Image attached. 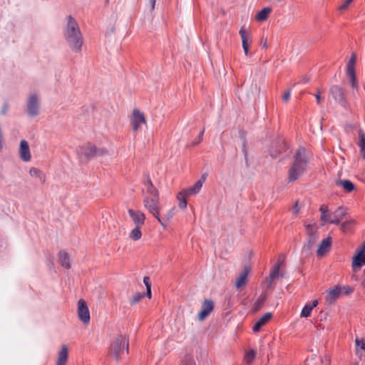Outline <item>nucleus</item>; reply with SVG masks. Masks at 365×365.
<instances>
[{
  "label": "nucleus",
  "instance_id": "3",
  "mask_svg": "<svg viewBox=\"0 0 365 365\" xmlns=\"http://www.w3.org/2000/svg\"><path fill=\"white\" fill-rule=\"evenodd\" d=\"M307 165V158L305 149L300 148L294 155V160L292 164L289 173L288 178L289 182L297 180L305 171Z\"/></svg>",
  "mask_w": 365,
  "mask_h": 365
},
{
  "label": "nucleus",
  "instance_id": "42",
  "mask_svg": "<svg viewBox=\"0 0 365 365\" xmlns=\"http://www.w3.org/2000/svg\"><path fill=\"white\" fill-rule=\"evenodd\" d=\"M319 211L321 212V214L328 213L329 212V209H328V206L326 205H321V207L319 208Z\"/></svg>",
  "mask_w": 365,
  "mask_h": 365
},
{
  "label": "nucleus",
  "instance_id": "27",
  "mask_svg": "<svg viewBox=\"0 0 365 365\" xmlns=\"http://www.w3.org/2000/svg\"><path fill=\"white\" fill-rule=\"evenodd\" d=\"M271 12V8L265 7L257 14L255 19L258 21H264L268 18Z\"/></svg>",
  "mask_w": 365,
  "mask_h": 365
},
{
  "label": "nucleus",
  "instance_id": "41",
  "mask_svg": "<svg viewBox=\"0 0 365 365\" xmlns=\"http://www.w3.org/2000/svg\"><path fill=\"white\" fill-rule=\"evenodd\" d=\"M290 96H291V92L290 91H287L286 92L284 93L283 94V100L285 101V102H287L289 98H290Z\"/></svg>",
  "mask_w": 365,
  "mask_h": 365
},
{
  "label": "nucleus",
  "instance_id": "15",
  "mask_svg": "<svg viewBox=\"0 0 365 365\" xmlns=\"http://www.w3.org/2000/svg\"><path fill=\"white\" fill-rule=\"evenodd\" d=\"M128 212L135 226L142 227L145 224V215L143 212L129 209Z\"/></svg>",
  "mask_w": 365,
  "mask_h": 365
},
{
  "label": "nucleus",
  "instance_id": "36",
  "mask_svg": "<svg viewBox=\"0 0 365 365\" xmlns=\"http://www.w3.org/2000/svg\"><path fill=\"white\" fill-rule=\"evenodd\" d=\"M144 297V294L137 293L130 299V304L134 305L138 303Z\"/></svg>",
  "mask_w": 365,
  "mask_h": 365
},
{
  "label": "nucleus",
  "instance_id": "20",
  "mask_svg": "<svg viewBox=\"0 0 365 365\" xmlns=\"http://www.w3.org/2000/svg\"><path fill=\"white\" fill-rule=\"evenodd\" d=\"M249 272V268L245 267L240 276L236 279L235 286L237 289H241L245 286Z\"/></svg>",
  "mask_w": 365,
  "mask_h": 365
},
{
  "label": "nucleus",
  "instance_id": "37",
  "mask_svg": "<svg viewBox=\"0 0 365 365\" xmlns=\"http://www.w3.org/2000/svg\"><path fill=\"white\" fill-rule=\"evenodd\" d=\"M255 358V352L253 350L250 351L246 354L245 356V360L247 364H251L254 359Z\"/></svg>",
  "mask_w": 365,
  "mask_h": 365
},
{
  "label": "nucleus",
  "instance_id": "23",
  "mask_svg": "<svg viewBox=\"0 0 365 365\" xmlns=\"http://www.w3.org/2000/svg\"><path fill=\"white\" fill-rule=\"evenodd\" d=\"M68 356V349L66 345L61 346L58 354L56 365H66Z\"/></svg>",
  "mask_w": 365,
  "mask_h": 365
},
{
  "label": "nucleus",
  "instance_id": "47",
  "mask_svg": "<svg viewBox=\"0 0 365 365\" xmlns=\"http://www.w3.org/2000/svg\"><path fill=\"white\" fill-rule=\"evenodd\" d=\"M156 0H148V3L150 6V9L153 10L155 9Z\"/></svg>",
  "mask_w": 365,
  "mask_h": 365
},
{
  "label": "nucleus",
  "instance_id": "16",
  "mask_svg": "<svg viewBox=\"0 0 365 365\" xmlns=\"http://www.w3.org/2000/svg\"><path fill=\"white\" fill-rule=\"evenodd\" d=\"M19 156L24 162H29L31 159V155L28 142L26 140H21L19 145Z\"/></svg>",
  "mask_w": 365,
  "mask_h": 365
},
{
  "label": "nucleus",
  "instance_id": "31",
  "mask_svg": "<svg viewBox=\"0 0 365 365\" xmlns=\"http://www.w3.org/2000/svg\"><path fill=\"white\" fill-rule=\"evenodd\" d=\"M140 228L141 227L135 226V227L130 231L129 237L131 240L136 241L141 238L142 232Z\"/></svg>",
  "mask_w": 365,
  "mask_h": 365
},
{
  "label": "nucleus",
  "instance_id": "2",
  "mask_svg": "<svg viewBox=\"0 0 365 365\" xmlns=\"http://www.w3.org/2000/svg\"><path fill=\"white\" fill-rule=\"evenodd\" d=\"M63 35L67 44L72 51L75 53L81 51L83 38L78 24L71 16L68 17V24L63 30Z\"/></svg>",
  "mask_w": 365,
  "mask_h": 365
},
{
  "label": "nucleus",
  "instance_id": "25",
  "mask_svg": "<svg viewBox=\"0 0 365 365\" xmlns=\"http://www.w3.org/2000/svg\"><path fill=\"white\" fill-rule=\"evenodd\" d=\"M29 174L31 177L38 178L41 183H44L46 182V175L43 173V172L36 168H31L29 170Z\"/></svg>",
  "mask_w": 365,
  "mask_h": 365
},
{
  "label": "nucleus",
  "instance_id": "22",
  "mask_svg": "<svg viewBox=\"0 0 365 365\" xmlns=\"http://www.w3.org/2000/svg\"><path fill=\"white\" fill-rule=\"evenodd\" d=\"M331 245V238L330 237H328L326 239L323 240L320 245H319L318 250L317 251V255L323 256L330 250Z\"/></svg>",
  "mask_w": 365,
  "mask_h": 365
},
{
  "label": "nucleus",
  "instance_id": "4",
  "mask_svg": "<svg viewBox=\"0 0 365 365\" xmlns=\"http://www.w3.org/2000/svg\"><path fill=\"white\" fill-rule=\"evenodd\" d=\"M128 339L125 336H118L111 345L109 356L115 361H118L125 354L128 353Z\"/></svg>",
  "mask_w": 365,
  "mask_h": 365
},
{
  "label": "nucleus",
  "instance_id": "35",
  "mask_svg": "<svg viewBox=\"0 0 365 365\" xmlns=\"http://www.w3.org/2000/svg\"><path fill=\"white\" fill-rule=\"evenodd\" d=\"M265 296H260L255 303L254 309L255 312L259 310L264 304Z\"/></svg>",
  "mask_w": 365,
  "mask_h": 365
},
{
  "label": "nucleus",
  "instance_id": "13",
  "mask_svg": "<svg viewBox=\"0 0 365 365\" xmlns=\"http://www.w3.org/2000/svg\"><path fill=\"white\" fill-rule=\"evenodd\" d=\"M214 309V303L211 299H205L202 304V309L198 314V319L204 320Z\"/></svg>",
  "mask_w": 365,
  "mask_h": 365
},
{
  "label": "nucleus",
  "instance_id": "9",
  "mask_svg": "<svg viewBox=\"0 0 365 365\" xmlns=\"http://www.w3.org/2000/svg\"><path fill=\"white\" fill-rule=\"evenodd\" d=\"M130 122L133 130L136 132L141 125L146 123V119L143 113L138 109H134L130 116Z\"/></svg>",
  "mask_w": 365,
  "mask_h": 365
},
{
  "label": "nucleus",
  "instance_id": "29",
  "mask_svg": "<svg viewBox=\"0 0 365 365\" xmlns=\"http://www.w3.org/2000/svg\"><path fill=\"white\" fill-rule=\"evenodd\" d=\"M359 146L360 148V151L362 154L363 158L365 159V134L361 130L359 132Z\"/></svg>",
  "mask_w": 365,
  "mask_h": 365
},
{
  "label": "nucleus",
  "instance_id": "50",
  "mask_svg": "<svg viewBox=\"0 0 365 365\" xmlns=\"http://www.w3.org/2000/svg\"><path fill=\"white\" fill-rule=\"evenodd\" d=\"M205 179H206V176L205 175H202L200 178V180H198L197 182H202V185H203V183L205 182Z\"/></svg>",
  "mask_w": 365,
  "mask_h": 365
},
{
  "label": "nucleus",
  "instance_id": "49",
  "mask_svg": "<svg viewBox=\"0 0 365 365\" xmlns=\"http://www.w3.org/2000/svg\"><path fill=\"white\" fill-rule=\"evenodd\" d=\"M7 108H8V106H7V104L5 103L3 108H2V110H1V113L5 115L7 112Z\"/></svg>",
  "mask_w": 365,
  "mask_h": 365
},
{
  "label": "nucleus",
  "instance_id": "30",
  "mask_svg": "<svg viewBox=\"0 0 365 365\" xmlns=\"http://www.w3.org/2000/svg\"><path fill=\"white\" fill-rule=\"evenodd\" d=\"M355 224V220L353 219L346 220L342 222L340 225V229L343 232H349Z\"/></svg>",
  "mask_w": 365,
  "mask_h": 365
},
{
  "label": "nucleus",
  "instance_id": "19",
  "mask_svg": "<svg viewBox=\"0 0 365 365\" xmlns=\"http://www.w3.org/2000/svg\"><path fill=\"white\" fill-rule=\"evenodd\" d=\"M341 293V288L339 287H333L327 291L326 301L329 304L334 303L338 299Z\"/></svg>",
  "mask_w": 365,
  "mask_h": 365
},
{
  "label": "nucleus",
  "instance_id": "34",
  "mask_svg": "<svg viewBox=\"0 0 365 365\" xmlns=\"http://www.w3.org/2000/svg\"><path fill=\"white\" fill-rule=\"evenodd\" d=\"M356 350H362L365 351V340L364 339L356 338L355 339Z\"/></svg>",
  "mask_w": 365,
  "mask_h": 365
},
{
  "label": "nucleus",
  "instance_id": "5",
  "mask_svg": "<svg viewBox=\"0 0 365 365\" xmlns=\"http://www.w3.org/2000/svg\"><path fill=\"white\" fill-rule=\"evenodd\" d=\"M78 154L81 158L89 160L93 157L102 156L108 153L104 148H97L95 145L87 143L78 148Z\"/></svg>",
  "mask_w": 365,
  "mask_h": 365
},
{
  "label": "nucleus",
  "instance_id": "43",
  "mask_svg": "<svg viewBox=\"0 0 365 365\" xmlns=\"http://www.w3.org/2000/svg\"><path fill=\"white\" fill-rule=\"evenodd\" d=\"M316 99H317V103L318 104H320L321 102L322 101L323 98H322L321 96V93L319 92V91H317V93L314 95Z\"/></svg>",
  "mask_w": 365,
  "mask_h": 365
},
{
  "label": "nucleus",
  "instance_id": "44",
  "mask_svg": "<svg viewBox=\"0 0 365 365\" xmlns=\"http://www.w3.org/2000/svg\"><path fill=\"white\" fill-rule=\"evenodd\" d=\"M307 230L309 235L315 234L314 230V226L312 225H307Z\"/></svg>",
  "mask_w": 365,
  "mask_h": 365
},
{
  "label": "nucleus",
  "instance_id": "32",
  "mask_svg": "<svg viewBox=\"0 0 365 365\" xmlns=\"http://www.w3.org/2000/svg\"><path fill=\"white\" fill-rule=\"evenodd\" d=\"M317 240V236L315 234L309 235L308 242L304 245L303 247V250H309L312 246L314 245L316 240Z\"/></svg>",
  "mask_w": 365,
  "mask_h": 365
},
{
  "label": "nucleus",
  "instance_id": "39",
  "mask_svg": "<svg viewBox=\"0 0 365 365\" xmlns=\"http://www.w3.org/2000/svg\"><path fill=\"white\" fill-rule=\"evenodd\" d=\"M353 1L354 0H344V2L339 6V10H346Z\"/></svg>",
  "mask_w": 365,
  "mask_h": 365
},
{
  "label": "nucleus",
  "instance_id": "21",
  "mask_svg": "<svg viewBox=\"0 0 365 365\" xmlns=\"http://www.w3.org/2000/svg\"><path fill=\"white\" fill-rule=\"evenodd\" d=\"M272 318L271 313L264 314L261 318H259L253 325L252 330L254 332H258L261 328L264 326Z\"/></svg>",
  "mask_w": 365,
  "mask_h": 365
},
{
  "label": "nucleus",
  "instance_id": "1",
  "mask_svg": "<svg viewBox=\"0 0 365 365\" xmlns=\"http://www.w3.org/2000/svg\"><path fill=\"white\" fill-rule=\"evenodd\" d=\"M142 193L144 207L158 220L159 223L163 227H165L164 219L160 216V204L159 192L149 178L144 182V187L142 190Z\"/></svg>",
  "mask_w": 365,
  "mask_h": 365
},
{
  "label": "nucleus",
  "instance_id": "17",
  "mask_svg": "<svg viewBox=\"0 0 365 365\" xmlns=\"http://www.w3.org/2000/svg\"><path fill=\"white\" fill-rule=\"evenodd\" d=\"M347 214L346 209L343 207H339L334 212L331 213L329 220L330 224H339L341 220Z\"/></svg>",
  "mask_w": 365,
  "mask_h": 365
},
{
  "label": "nucleus",
  "instance_id": "45",
  "mask_svg": "<svg viewBox=\"0 0 365 365\" xmlns=\"http://www.w3.org/2000/svg\"><path fill=\"white\" fill-rule=\"evenodd\" d=\"M173 215H174V209H172L166 215L165 220L167 221L170 220L173 217Z\"/></svg>",
  "mask_w": 365,
  "mask_h": 365
},
{
  "label": "nucleus",
  "instance_id": "33",
  "mask_svg": "<svg viewBox=\"0 0 365 365\" xmlns=\"http://www.w3.org/2000/svg\"><path fill=\"white\" fill-rule=\"evenodd\" d=\"M180 365H196L194 357L191 355H186L181 360Z\"/></svg>",
  "mask_w": 365,
  "mask_h": 365
},
{
  "label": "nucleus",
  "instance_id": "51",
  "mask_svg": "<svg viewBox=\"0 0 365 365\" xmlns=\"http://www.w3.org/2000/svg\"><path fill=\"white\" fill-rule=\"evenodd\" d=\"M298 211H299V207H298V205L297 202L294 206V212L297 213V212H298Z\"/></svg>",
  "mask_w": 365,
  "mask_h": 365
},
{
  "label": "nucleus",
  "instance_id": "10",
  "mask_svg": "<svg viewBox=\"0 0 365 365\" xmlns=\"http://www.w3.org/2000/svg\"><path fill=\"white\" fill-rule=\"evenodd\" d=\"M329 93L333 98L343 106L347 105V101L344 89L339 86L334 85L330 87Z\"/></svg>",
  "mask_w": 365,
  "mask_h": 365
},
{
  "label": "nucleus",
  "instance_id": "11",
  "mask_svg": "<svg viewBox=\"0 0 365 365\" xmlns=\"http://www.w3.org/2000/svg\"><path fill=\"white\" fill-rule=\"evenodd\" d=\"M78 316L83 323H89L91 319L90 312L88 306L83 299H79L78 302Z\"/></svg>",
  "mask_w": 365,
  "mask_h": 365
},
{
  "label": "nucleus",
  "instance_id": "12",
  "mask_svg": "<svg viewBox=\"0 0 365 365\" xmlns=\"http://www.w3.org/2000/svg\"><path fill=\"white\" fill-rule=\"evenodd\" d=\"M39 103L38 96L36 94L29 96L27 102V112L30 116L34 117L38 114Z\"/></svg>",
  "mask_w": 365,
  "mask_h": 365
},
{
  "label": "nucleus",
  "instance_id": "48",
  "mask_svg": "<svg viewBox=\"0 0 365 365\" xmlns=\"http://www.w3.org/2000/svg\"><path fill=\"white\" fill-rule=\"evenodd\" d=\"M146 294L148 298H151V287H150V286H148V288L146 289Z\"/></svg>",
  "mask_w": 365,
  "mask_h": 365
},
{
  "label": "nucleus",
  "instance_id": "26",
  "mask_svg": "<svg viewBox=\"0 0 365 365\" xmlns=\"http://www.w3.org/2000/svg\"><path fill=\"white\" fill-rule=\"evenodd\" d=\"M58 262L61 264V266L66 267V269H69L71 267L68 255L64 251L59 252Z\"/></svg>",
  "mask_w": 365,
  "mask_h": 365
},
{
  "label": "nucleus",
  "instance_id": "46",
  "mask_svg": "<svg viewBox=\"0 0 365 365\" xmlns=\"http://www.w3.org/2000/svg\"><path fill=\"white\" fill-rule=\"evenodd\" d=\"M143 282L146 287V289L148 288V286H150L151 287V284H150V278L148 277H144L143 278Z\"/></svg>",
  "mask_w": 365,
  "mask_h": 365
},
{
  "label": "nucleus",
  "instance_id": "38",
  "mask_svg": "<svg viewBox=\"0 0 365 365\" xmlns=\"http://www.w3.org/2000/svg\"><path fill=\"white\" fill-rule=\"evenodd\" d=\"M330 218H331V213H329V212L328 213L321 214L320 220L323 222L322 225H324L327 222L329 223Z\"/></svg>",
  "mask_w": 365,
  "mask_h": 365
},
{
  "label": "nucleus",
  "instance_id": "6",
  "mask_svg": "<svg viewBox=\"0 0 365 365\" xmlns=\"http://www.w3.org/2000/svg\"><path fill=\"white\" fill-rule=\"evenodd\" d=\"M201 188L202 182H196L190 187L182 190L177 195V198L179 200V207L181 209H185L187 205L186 198L196 195L200 191Z\"/></svg>",
  "mask_w": 365,
  "mask_h": 365
},
{
  "label": "nucleus",
  "instance_id": "8",
  "mask_svg": "<svg viewBox=\"0 0 365 365\" xmlns=\"http://www.w3.org/2000/svg\"><path fill=\"white\" fill-rule=\"evenodd\" d=\"M239 34L242 39V46L245 56H251L252 53L250 52V46L252 43V36L245 26H242L239 31Z\"/></svg>",
  "mask_w": 365,
  "mask_h": 365
},
{
  "label": "nucleus",
  "instance_id": "14",
  "mask_svg": "<svg viewBox=\"0 0 365 365\" xmlns=\"http://www.w3.org/2000/svg\"><path fill=\"white\" fill-rule=\"evenodd\" d=\"M365 245L356 256L354 257L352 261V268L354 272H357L361 267L365 265Z\"/></svg>",
  "mask_w": 365,
  "mask_h": 365
},
{
  "label": "nucleus",
  "instance_id": "18",
  "mask_svg": "<svg viewBox=\"0 0 365 365\" xmlns=\"http://www.w3.org/2000/svg\"><path fill=\"white\" fill-rule=\"evenodd\" d=\"M284 263V259H278L277 262L274 265V267L272 268L270 274H269V284L268 287L272 286V283L274 280H275L277 277L279 276V269L280 267Z\"/></svg>",
  "mask_w": 365,
  "mask_h": 365
},
{
  "label": "nucleus",
  "instance_id": "7",
  "mask_svg": "<svg viewBox=\"0 0 365 365\" xmlns=\"http://www.w3.org/2000/svg\"><path fill=\"white\" fill-rule=\"evenodd\" d=\"M356 61V56L354 53L351 54V56L346 65V75L349 78L351 86L353 88H357L358 84L356 81V73H355V64Z\"/></svg>",
  "mask_w": 365,
  "mask_h": 365
},
{
  "label": "nucleus",
  "instance_id": "28",
  "mask_svg": "<svg viewBox=\"0 0 365 365\" xmlns=\"http://www.w3.org/2000/svg\"><path fill=\"white\" fill-rule=\"evenodd\" d=\"M336 185L341 186L345 191L349 192H351L355 188L354 183L348 180L336 181Z\"/></svg>",
  "mask_w": 365,
  "mask_h": 365
},
{
  "label": "nucleus",
  "instance_id": "40",
  "mask_svg": "<svg viewBox=\"0 0 365 365\" xmlns=\"http://www.w3.org/2000/svg\"><path fill=\"white\" fill-rule=\"evenodd\" d=\"M204 132H205L204 129L201 130V132L200 133L197 139L193 141V143H192L193 145H196L202 141Z\"/></svg>",
  "mask_w": 365,
  "mask_h": 365
},
{
  "label": "nucleus",
  "instance_id": "24",
  "mask_svg": "<svg viewBox=\"0 0 365 365\" xmlns=\"http://www.w3.org/2000/svg\"><path fill=\"white\" fill-rule=\"evenodd\" d=\"M318 304L317 300H313L312 302L307 303L304 308L302 309L300 317H309L311 315V313L314 307H316Z\"/></svg>",
  "mask_w": 365,
  "mask_h": 365
},
{
  "label": "nucleus",
  "instance_id": "52",
  "mask_svg": "<svg viewBox=\"0 0 365 365\" xmlns=\"http://www.w3.org/2000/svg\"><path fill=\"white\" fill-rule=\"evenodd\" d=\"M263 47L267 48V41H265L264 43H263Z\"/></svg>",
  "mask_w": 365,
  "mask_h": 365
}]
</instances>
